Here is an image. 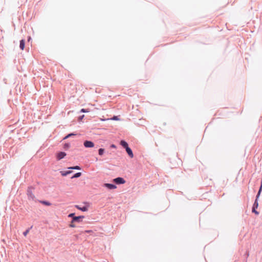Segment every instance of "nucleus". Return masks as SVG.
Segmentation results:
<instances>
[{
	"label": "nucleus",
	"instance_id": "obj_20",
	"mask_svg": "<svg viewBox=\"0 0 262 262\" xmlns=\"http://www.w3.org/2000/svg\"><path fill=\"white\" fill-rule=\"evenodd\" d=\"M261 192V191H260V190L258 191V192H257V194L256 195V198H255V200L258 201V199H259V198L260 196Z\"/></svg>",
	"mask_w": 262,
	"mask_h": 262
},
{
	"label": "nucleus",
	"instance_id": "obj_2",
	"mask_svg": "<svg viewBox=\"0 0 262 262\" xmlns=\"http://www.w3.org/2000/svg\"><path fill=\"white\" fill-rule=\"evenodd\" d=\"M113 182L117 185H120L124 184L125 180L122 177H117L113 179Z\"/></svg>",
	"mask_w": 262,
	"mask_h": 262
},
{
	"label": "nucleus",
	"instance_id": "obj_8",
	"mask_svg": "<svg viewBox=\"0 0 262 262\" xmlns=\"http://www.w3.org/2000/svg\"><path fill=\"white\" fill-rule=\"evenodd\" d=\"M125 151L129 157L133 158L134 154H133V152L132 149L129 147L126 148Z\"/></svg>",
	"mask_w": 262,
	"mask_h": 262
},
{
	"label": "nucleus",
	"instance_id": "obj_25",
	"mask_svg": "<svg viewBox=\"0 0 262 262\" xmlns=\"http://www.w3.org/2000/svg\"><path fill=\"white\" fill-rule=\"evenodd\" d=\"M69 226L71 228H75L76 227L75 225L74 224V223H72L70 224Z\"/></svg>",
	"mask_w": 262,
	"mask_h": 262
},
{
	"label": "nucleus",
	"instance_id": "obj_21",
	"mask_svg": "<svg viewBox=\"0 0 262 262\" xmlns=\"http://www.w3.org/2000/svg\"><path fill=\"white\" fill-rule=\"evenodd\" d=\"M89 112H90V110L86 109V108H82L80 110V112H81V113H88Z\"/></svg>",
	"mask_w": 262,
	"mask_h": 262
},
{
	"label": "nucleus",
	"instance_id": "obj_9",
	"mask_svg": "<svg viewBox=\"0 0 262 262\" xmlns=\"http://www.w3.org/2000/svg\"><path fill=\"white\" fill-rule=\"evenodd\" d=\"M75 207L77 208L78 210H81L83 212H85L88 210V207L86 206H84L83 207H80L79 205H76Z\"/></svg>",
	"mask_w": 262,
	"mask_h": 262
},
{
	"label": "nucleus",
	"instance_id": "obj_5",
	"mask_svg": "<svg viewBox=\"0 0 262 262\" xmlns=\"http://www.w3.org/2000/svg\"><path fill=\"white\" fill-rule=\"evenodd\" d=\"M84 216L83 215H79V216H74V217L73 218L72 220V223H80L81 222L82 219H84Z\"/></svg>",
	"mask_w": 262,
	"mask_h": 262
},
{
	"label": "nucleus",
	"instance_id": "obj_7",
	"mask_svg": "<svg viewBox=\"0 0 262 262\" xmlns=\"http://www.w3.org/2000/svg\"><path fill=\"white\" fill-rule=\"evenodd\" d=\"M66 153L64 151H60L57 153L56 156V159L57 160H60L64 158L66 156Z\"/></svg>",
	"mask_w": 262,
	"mask_h": 262
},
{
	"label": "nucleus",
	"instance_id": "obj_23",
	"mask_svg": "<svg viewBox=\"0 0 262 262\" xmlns=\"http://www.w3.org/2000/svg\"><path fill=\"white\" fill-rule=\"evenodd\" d=\"M75 213H70V214L68 215V217H71V218H72V219H73V217H74V216H76L75 215Z\"/></svg>",
	"mask_w": 262,
	"mask_h": 262
},
{
	"label": "nucleus",
	"instance_id": "obj_22",
	"mask_svg": "<svg viewBox=\"0 0 262 262\" xmlns=\"http://www.w3.org/2000/svg\"><path fill=\"white\" fill-rule=\"evenodd\" d=\"M30 228H28V229H27L25 231H24V232H23V235H24V236H26L27 235V234L29 233V231H30Z\"/></svg>",
	"mask_w": 262,
	"mask_h": 262
},
{
	"label": "nucleus",
	"instance_id": "obj_24",
	"mask_svg": "<svg viewBox=\"0 0 262 262\" xmlns=\"http://www.w3.org/2000/svg\"><path fill=\"white\" fill-rule=\"evenodd\" d=\"M112 119L113 120H119V118H118V116H114L112 118Z\"/></svg>",
	"mask_w": 262,
	"mask_h": 262
},
{
	"label": "nucleus",
	"instance_id": "obj_18",
	"mask_svg": "<svg viewBox=\"0 0 262 262\" xmlns=\"http://www.w3.org/2000/svg\"><path fill=\"white\" fill-rule=\"evenodd\" d=\"M70 147V144L69 143H66L63 145V148L65 149H68Z\"/></svg>",
	"mask_w": 262,
	"mask_h": 262
},
{
	"label": "nucleus",
	"instance_id": "obj_12",
	"mask_svg": "<svg viewBox=\"0 0 262 262\" xmlns=\"http://www.w3.org/2000/svg\"><path fill=\"white\" fill-rule=\"evenodd\" d=\"M72 172V171H71V170L61 171H60L61 174L63 177L67 176V175L71 173Z\"/></svg>",
	"mask_w": 262,
	"mask_h": 262
},
{
	"label": "nucleus",
	"instance_id": "obj_19",
	"mask_svg": "<svg viewBox=\"0 0 262 262\" xmlns=\"http://www.w3.org/2000/svg\"><path fill=\"white\" fill-rule=\"evenodd\" d=\"M261 192V191H260V190L258 191V192H257V194L256 195V198H255V200L258 201V199H259V198L260 196Z\"/></svg>",
	"mask_w": 262,
	"mask_h": 262
},
{
	"label": "nucleus",
	"instance_id": "obj_6",
	"mask_svg": "<svg viewBox=\"0 0 262 262\" xmlns=\"http://www.w3.org/2000/svg\"><path fill=\"white\" fill-rule=\"evenodd\" d=\"M103 186L110 190L114 189L117 188V186L115 184L111 183H104Z\"/></svg>",
	"mask_w": 262,
	"mask_h": 262
},
{
	"label": "nucleus",
	"instance_id": "obj_26",
	"mask_svg": "<svg viewBox=\"0 0 262 262\" xmlns=\"http://www.w3.org/2000/svg\"><path fill=\"white\" fill-rule=\"evenodd\" d=\"M84 117V115H82L81 116H80L78 118L79 120H81Z\"/></svg>",
	"mask_w": 262,
	"mask_h": 262
},
{
	"label": "nucleus",
	"instance_id": "obj_13",
	"mask_svg": "<svg viewBox=\"0 0 262 262\" xmlns=\"http://www.w3.org/2000/svg\"><path fill=\"white\" fill-rule=\"evenodd\" d=\"M76 135V134L74 133H70L69 134H68L67 135H66L63 138V140H66L70 137H73V136H75Z\"/></svg>",
	"mask_w": 262,
	"mask_h": 262
},
{
	"label": "nucleus",
	"instance_id": "obj_14",
	"mask_svg": "<svg viewBox=\"0 0 262 262\" xmlns=\"http://www.w3.org/2000/svg\"><path fill=\"white\" fill-rule=\"evenodd\" d=\"M41 204H43L46 206H50L51 205V203L47 201H39Z\"/></svg>",
	"mask_w": 262,
	"mask_h": 262
},
{
	"label": "nucleus",
	"instance_id": "obj_15",
	"mask_svg": "<svg viewBox=\"0 0 262 262\" xmlns=\"http://www.w3.org/2000/svg\"><path fill=\"white\" fill-rule=\"evenodd\" d=\"M81 176V172H76L73 175V176L71 177V179L77 178L80 177Z\"/></svg>",
	"mask_w": 262,
	"mask_h": 262
},
{
	"label": "nucleus",
	"instance_id": "obj_17",
	"mask_svg": "<svg viewBox=\"0 0 262 262\" xmlns=\"http://www.w3.org/2000/svg\"><path fill=\"white\" fill-rule=\"evenodd\" d=\"M104 148H100L98 149V154L100 155V156H102L103 155L104 152Z\"/></svg>",
	"mask_w": 262,
	"mask_h": 262
},
{
	"label": "nucleus",
	"instance_id": "obj_10",
	"mask_svg": "<svg viewBox=\"0 0 262 262\" xmlns=\"http://www.w3.org/2000/svg\"><path fill=\"white\" fill-rule=\"evenodd\" d=\"M120 145L125 149L126 148L129 147L127 142H126L125 140H121V141H120Z\"/></svg>",
	"mask_w": 262,
	"mask_h": 262
},
{
	"label": "nucleus",
	"instance_id": "obj_1",
	"mask_svg": "<svg viewBox=\"0 0 262 262\" xmlns=\"http://www.w3.org/2000/svg\"><path fill=\"white\" fill-rule=\"evenodd\" d=\"M33 189V187L32 186H30L27 189V196L28 199L29 200H32L35 201V196L33 193L32 190Z\"/></svg>",
	"mask_w": 262,
	"mask_h": 262
},
{
	"label": "nucleus",
	"instance_id": "obj_11",
	"mask_svg": "<svg viewBox=\"0 0 262 262\" xmlns=\"http://www.w3.org/2000/svg\"><path fill=\"white\" fill-rule=\"evenodd\" d=\"M25 47V41L24 39H21L20 40L19 43V48L21 50H23Z\"/></svg>",
	"mask_w": 262,
	"mask_h": 262
},
{
	"label": "nucleus",
	"instance_id": "obj_16",
	"mask_svg": "<svg viewBox=\"0 0 262 262\" xmlns=\"http://www.w3.org/2000/svg\"><path fill=\"white\" fill-rule=\"evenodd\" d=\"M69 169H76V170H80L81 167L79 166L76 165L74 166L69 167H68Z\"/></svg>",
	"mask_w": 262,
	"mask_h": 262
},
{
	"label": "nucleus",
	"instance_id": "obj_27",
	"mask_svg": "<svg viewBox=\"0 0 262 262\" xmlns=\"http://www.w3.org/2000/svg\"><path fill=\"white\" fill-rule=\"evenodd\" d=\"M111 148H116V145H115V144H111Z\"/></svg>",
	"mask_w": 262,
	"mask_h": 262
},
{
	"label": "nucleus",
	"instance_id": "obj_3",
	"mask_svg": "<svg viewBox=\"0 0 262 262\" xmlns=\"http://www.w3.org/2000/svg\"><path fill=\"white\" fill-rule=\"evenodd\" d=\"M258 207V201L255 200L254 203L252 208V212L256 215L259 214V212L256 210Z\"/></svg>",
	"mask_w": 262,
	"mask_h": 262
},
{
	"label": "nucleus",
	"instance_id": "obj_4",
	"mask_svg": "<svg viewBox=\"0 0 262 262\" xmlns=\"http://www.w3.org/2000/svg\"><path fill=\"white\" fill-rule=\"evenodd\" d=\"M83 145L86 148H92L94 146V143L92 141L85 140L84 141Z\"/></svg>",
	"mask_w": 262,
	"mask_h": 262
}]
</instances>
